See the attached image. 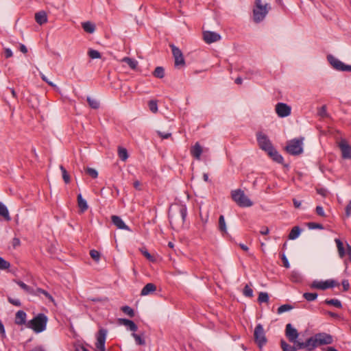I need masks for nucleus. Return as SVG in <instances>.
Returning <instances> with one entry per match:
<instances>
[{
    "mask_svg": "<svg viewBox=\"0 0 351 351\" xmlns=\"http://www.w3.org/2000/svg\"><path fill=\"white\" fill-rule=\"evenodd\" d=\"M118 155L120 159L123 161H125L128 158L127 149L123 147H119Z\"/></svg>",
    "mask_w": 351,
    "mask_h": 351,
    "instance_id": "obj_34",
    "label": "nucleus"
},
{
    "mask_svg": "<svg viewBox=\"0 0 351 351\" xmlns=\"http://www.w3.org/2000/svg\"><path fill=\"white\" fill-rule=\"evenodd\" d=\"M190 152L194 158L199 160L201 158V155L203 152V148L200 145L199 143L197 142L193 146L191 147Z\"/></svg>",
    "mask_w": 351,
    "mask_h": 351,
    "instance_id": "obj_17",
    "label": "nucleus"
},
{
    "mask_svg": "<svg viewBox=\"0 0 351 351\" xmlns=\"http://www.w3.org/2000/svg\"><path fill=\"white\" fill-rule=\"evenodd\" d=\"M132 336L134 337L135 342L137 345H139V346L145 345V341L144 338L143 337H141V335L133 332L132 334Z\"/></svg>",
    "mask_w": 351,
    "mask_h": 351,
    "instance_id": "obj_37",
    "label": "nucleus"
},
{
    "mask_svg": "<svg viewBox=\"0 0 351 351\" xmlns=\"http://www.w3.org/2000/svg\"><path fill=\"white\" fill-rule=\"evenodd\" d=\"M10 267V264L9 262L5 261L2 257H0V269H6Z\"/></svg>",
    "mask_w": 351,
    "mask_h": 351,
    "instance_id": "obj_50",
    "label": "nucleus"
},
{
    "mask_svg": "<svg viewBox=\"0 0 351 351\" xmlns=\"http://www.w3.org/2000/svg\"><path fill=\"white\" fill-rule=\"evenodd\" d=\"M301 231H302V230L299 226H294L291 229V230L289 234V239L291 240H294V239H297L300 236Z\"/></svg>",
    "mask_w": 351,
    "mask_h": 351,
    "instance_id": "obj_28",
    "label": "nucleus"
},
{
    "mask_svg": "<svg viewBox=\"0 0 351 351\" xmlns=\"http://www.w3.org/2000/svg\"><path fill=\"white\" fill-rule=\"evenodd\" d=\"M308 227L311 229H323V226L320 223H317L314 222H310L308 223Z\"/></svg>",
    "mask_w": 351,
    "mask_h": 351,
    "instance_id": "obj_53",
    "label": "nucleus"
},
{
    "mask_svg": "<svg viewBox=\"0 0 351 351\" xmlns=\"http://www.w3.org/2000/svg\"><path fill=\"white\" fill-rule=\"evenodd\" d=\"M169 46L171 48L172 53L175 59V66H184L185 61L181 50L173 44H171Z\"/></svg>",
    "mask_w": 351,
    "mask_h": 351,
    "instance_id": "obj_10",
    "label": "nucleus"
},
{
    "mask_svg": "<svg viewBox=\"0 0 351 351\" xmlns=\"http://www.w3.org/2000/svg\"><path fill=\"white\" fill-rule=\"evenodd\" d=\"M219 229L222 233H227L226 224L223 215H220L219 218Z\"/></svg>",
    "mask_w": 351,
    "mask_h": 351,
    "instance_id": "obj_32",
    "label": "nucleus"
},
{
    "mask_svg": "<svg viewBox=\"0 0 351 351\" xmlns=\"http://www.w3.org/2000/svg\"><path fill=\"white\" fill-rule=\"evenodd\" d=\"M285 335L289 341L296 343V340L299 337L298 330L293 327L291 324H287L285 328Z\"/></svg>",
    "mask_w": 351,
    "mask_h": 351,
    "instance_id": "obj_14",
    "label": "nucleus"
},
{
    "mask_svg": "<svg viewBox=\"0 0 351 351\" xmlns=\"http://www.w3.org/2000/svg\"><path fill=\"white\" fill-rule=\"evenodd\" d=\"M310 339L311 344H313V350L318 346L331 344L333 342L332 336L325 332L315 334Z\"/></svg>",
    "mask_w": 351,
    "mask_h": 351,
    "instance_id": "obj_4",
    "label": "nucleus"
},
{
    "mask_svg": "<svg viewBox=\"0 0 351 351\" xmlns=\"http://www.w3.org/2000/svg\"><path fill=\"white\" fill-rule=\"evenodd\" d=\"M293 308V306L290 304H283L278 307L277 313L278 314H281L282 313H285L286 311H290Z\"/></svg>",
    "mask_w": 351,
    "mask_h": 351,
    "instance_id": "obj_44",
    "label": "nucleus"
},
{
    "mask_svg": "<svg viewBox=\"0 0 351 351\" xmlns=\"http://www.w3.org/2000/svg\"><path fill=\"white\" fill-rule=\"evenodd\" d=\"M232 199L240 207H250L253 205V202L245 194L241 189L232 191L231 193Z\"/></svg>",
    "mask_w": 351,
    "mask_h": 351,
    "instance_id": "obj_5",
    "label": "nucleus"
},
{
    "mask_svg": "<svg viewBox=\"0 0 351 351\" xmlns=\"http://www.w3.org/2000/svg\"><path fill=\"white\" fill-rule=\"evenodd\" d=\"M118 322L120 324L124 325L125 326L128 327V329L131 331L135 332L137 330V328H138L137 326L132 320L121 318V319H119Z\"/></svg>",
    "mask_w": 351,
    "mask_h": 351,
    "instance_id": "obj_19",
    "label": "nucleus"
},
{
    "mask_svg": "<svg viewBox=\"0 0 351 351\" xmlns=\"http://www.w3.org/2000/svg\"><path fill=\"white\" fill-rule=\"evenodd\" d=\"M315 210H316V213L321 216V217H324L325 216V213H324V209L322 208V206H317L315 208Z\"/></svg>",
    "mask_w": 351,
    "mask_h": 351,
    "instance_id": "obj_57",
    "label": "nucleus"
},
{
    "mask_svg": "<svg viewBox=\"0 0 351 351\" xmlns=\"http://www.w3.org/2000/svg\"><path fill=\"white\" fill-rule=\"evenodd\" d=\"M111 219L113 224L119 229L130 230L129 227L125 224L124 221L119 216L112 215Z\"/></svg>",
    "mask_w": 351,
    "mask_h": 351,
    "instance_id": "obj_18",
    "label": "nucleus"
},
{
    "mask_svg": "<svg viewBox=\"0 0 351 351\" xmlns=\"http://www.w3.org/2000/svg\"><path fill=\"white\" fill-rule=\"evenodd\" d=\"M187 215V209L186 206L180 205L177 206V209L172 212L169 211V218L171 225L173 228H178L183 226Z\"/></svg>",
    "mask_w": 351,
    "mask_h": 351,
    "instance_id": "obj_1",
    "label": "nucleus"
},
{
    "mask_svg": "<svg viewBox=\"0 0 351 351\" xmlns=\"http://www.w3.org/2000/svg\"><path fill=\"white\" fill-rule=\"evenodd\" d=\"M282 261L283 262L284 266L286 268H289L290 267L289 263L288 261V259H287V258L286 257V256L285 254H282Z\"/></svg>",
    "mask_w": 351,
    "mask_h": 351,
    "instance_id": "obj_58",
    "label": "nucleus"
},
{
    "mask_svg": "<svg viewBox=\"0 0 351 351\" xmlns=\"http://www.w3.org/2000/svg\"><path fill=\"white\" fill-rule=\"evenodd\" d=\"M21 244V241H20V239L19 238H14L13 240H12V245L14 246V247H16L17 246H19Z\"/></svg>",
    "mask_w": 351,
    "mask_h": 351,
    "instance_id": "obj_62",
    "label": "nucleus"
},
{
    "mask_svg": "<svg viewBox=\"0 0 351 351\" xmlns=\"http://www.w3.org/2000/svg\"><path fill=\"white\" fill-rule=\"evenodd\" d=\"M47 317L43 313H39L26 324V326L32 329L35 332L39 333L46 329Z\"/></svg>",
    "mask_w": 351,
    "mask_h": 351,
    "instance_id": "obj_3",
    "label": "nucleus"
},
{
    "mask_svg": "<svg viewBox=\"0 0 351 351\" xmlns=\"http://www.w3.org/2000/svg\"><path fill=\"white\" fill-rule=\"evenodd\" d=\"M156 132H157L158 135L162 139H167L171 136V134L169 132L164 133L160 131H157Z\"/></svg>",
    "mask_w": 351,
    "mask_h": 351,
    "instance_id": "obj_55",
    "label": "nucleus"
},
{
    "mask_svg": "<svg viewBox=\"0 0 351 351\" xmlns=\"http://www.w3.org/2000/svg\"><path fill=\"white\" fill-rule=\"evenodd\" d=\"M290 278L293 282H298L301 281L302 277L298 271H293L291 274Z\"/></svg>",
    "mask_w": 351,
    "mask_h": 351,
    "instance_id": "obj_41",
    "label": "nucleus"
},
{
    "mask_svg": "<svg viewBox=\"0 0 351 351\" xmlns=\"http://www.w3.org/2000/svg\"><path fill=\"white\" fill-rule=\"evenodd\" d=\"M258 301L259 303H267L269 302V295L266 292L259 293Z\"/></svg>",
    "mask_w": 351,
    "mask_h": 351,
    "instance_id": "obj_40",
    "label": "nucleus"
},
{
    "mask_svg": "<svg viewBox=\"0 0 351 351\" xmlns=\"http://www.w3.org/2000/svg\"><path fill=\"white\" fill-rule=\"evenodd\" d=\"M107 330L104 328H100L97 335L96 348L100 351H105V342L106 339Z\"/></svg>",
    "mask_w": 351,
    "mask_h": 351,
    "instance_id": "obj_12",
    "label": "nucleus"
},
{
    "mask_svg": "<svg viewBox=\"0 0 351 351\" xmlns=\"http://www.w3.org/2000/svg\"><path fill=\"white\" fill-rule=\"evenodd\" d=\"M203 38L206 43L210 44L219 41L221 39V36L214 32L204 31L203 32Z\"/></svg>",
    "mask_w": 351,
    "mask_h": 351,
    "instance_id": "obj_16",
    "label": "nucleus"
},
{
    "mask_svg": "<svg viewBox=\"0 0 351 351\" xmlns=\"http://www.w3.org/2000/svg\"><path fill=\"white\" fill-rule=\"evenodd\" d=\"M345 215L346 218H348L351 215V199L349 201L348 205L346 207Z\"/></svg>",
    "mask_w": 351,
    "mask_h": 351,
    "instance_id": "obj_54",
    "label": "nucleus"
},
{
    "mask_svg": "<svg viewBox=\"0 0 351 351\" xmlns=\"http://www.w3.org/2000/svg\"><path fill=\"white\" fill-rule=\"evenodd\" d=\"M325 303L328 305H332L337 308H341L342 305L341 302L337 299L326 300Z\"/></svg>",
    "mask_w": 351,
    "mask_h": 351,
    "instance_id": "obj_38",
    "label": "nucleus"
},
{
    "mask_svg": "<svg viewBox=\"0 0 351 351\" xmlns=\"http://www.w3.org/2000/svg\"><path fill=\"white\" fill-rule=\"evenodd\" d=\"M90 257L96 262H99L100 259V253L96 250H91L90 251Z\"/></svg>",
    "mask_w": 351,
    "mask_h": 351,
    "instance_id": "obj_47",
    "label": "nucleus"
},
{
    "mask_svg": "<svg viewBox=\"0 0 351 351\" xmlns=\"http://www.w3.org/2000/svg\"><path fill=\"white\" fill-rule=\"evenodd\" d=\"M121 311L125 313L126 315H129L130 317H133L134 316V310L128 306H124L121 308Z\"/></svg>",
    "mask_w": 351,
    "mask_h": 351,
    "instance_id": "obj_43",
    "label": "nucleus"
},
{
    "mask_svg": "<svg viewBox=\"0 0 351 351\" xmlns=\"http://www.w3.org/2000/svg\"><path fill=\"white\" fill-rule=\"evenodd\" d=\"M141 253L150 261L154 262V258L148 252L146 249L142 248L140 250Z\"/></svg>",
    "mask_w": 351,
    "mask_h": 351,
    "instance_id": "obj_51",
    "label": "nucleus"
},
{
    "mask_svg": "<svg viewBox=\"0 0 351 351\" xmlns=\"http://www.w3.org/2000/svg\"><path fill=\"white\" fill-rule=\"evenodd\" d=\"M8 301L12 304L16 306H20L21 305V303L19 300L18 299H13L11 298H8Z\"/></svg>",
    "mask_w": 351,
    "mask_h": 351,
    "instance_id": "obj_56",
    "label": "nucleus"
},
{
    "mask_svg": "<svg viewBox=\"0 0 351 351\" xmlns=\"http://www.w3.org/2000/svg\"><path fill=\"white\" fill-rule=\"evenodd\" d=\"M156 290V286L153 283H147L141 290V295H147L154 293Z\"/></svg>",
    "mask_w": 351,
    "mask_h": 351,
    "instance_id": "obj_22",
    "label": "nucleus"
},
{
    "mask_svg": "<svg viewBox=\"0 0 351 351\" xmlns=\"http://www.w3.org/2000/svg\"><path fill=\"white\" fill-rule=\"evenodd\" d=\"M77 204H78L80 213H84L88 208L86 201L84 199H83L82 194H80V193L78 194V195H77Z\"/></svg>",
    "mask_w": 351,
    "mask_h": 351,
    "instance_id": "obj_25",
    "label": "nucleus"
},
{
    "mask_svg": "<svg viewBox=\"0 0 351 351\" xmlns=\"http://www.w3.org/2000/svg\"><path fill=\"white\" fill-rule=\"evenodd\" d=\"M327 60L334 69L343 71L346 64L331 54L327 56Z\"/></svg>",
    "mask_w": 351,
    "mask_h": 351,
    "instance_id": "obj_15",
    "label": "nucleus"
},
{
    "mask_svg": "<svg viewBox=\"0 0 351 351\" xmlns=\"http://www.w3.org/2000/svg\"><path fill=\"white\" fill-rule=\"evenodd\" d=\"M87 101L90 108L93 109H97L99 107V102L94 98L87 97Z\"/></svg>",
    "mask_w": 351,
    "mask_h": 351,
    "instance_id": "obj_35",
    "label": "nucleus"
},
{
    "mask_svg": "<svg viewBox=\"0 0 351 351\" xmlns=\"http://www.w3.org/2000/svg\"><path fill=\"white\" fill-rule=\"evenodd\" d=\"M60 169L62 173V178L66 184H68L70 182V176L69 175L68 172L66 171V169L62 166H60Z\"/></svg>",
    "mask_w": 351,
    "mask_h": 351,
    "instance_id": "obj_39",
    "label": "nucleus"
},
{
    "mask_svg": "<svg viewBox=\"0 0 351 351\" xmlns=\"http://www.w3.org/2000/svg\"><path fill=\"white\" fill-rule=\"evenodd\" d=\"M22 289H23L26 293L29 294L34 293V290L32 288L25 284L21 280H14Z\"/></svg>",
    "mask_w": 351,
    "mask_h": 351,
    "instance_id": "obj_31",
    "label": "nucleus"
},
{
    "mask_svg": "<svg viewBox=\"0 0 351 351\" xmlns=\"http://www.w3.org/2000/svg\"><path fill=\"white\" fill-rule=\"evenodd\" d=\"M276 112L280 117H286L291 114V107L285 103H278L276 105Z\"/></svg>",
    "mask_w": 351,
    "mask_h": 351,
    "instance_id": "obj_13",
    "label": "nucleus"
},
{
    "mask_svg": "<svg viewBox=\"0 0 351 351\" xmlns=\"http://www.w3.org/2000/svg\"><path fill=\"white\" fill-rule=\"evenodd\" d=\"M13 56L12 51L10 49H5V56L6 58H11Z\"/></svg>",
    "mask_w": 351,
    "mask_h": 351,
    "instance_id": "obj_61",
    "label": "nucleus"
},
{
    "mask_svg": "<svg viewBox=\"0 0 351 351\" xmlns=\"http://www.w3.org/2000/svg\"><path fill=\"white\" fill-rule=\"evenodd\" d=\"M338 147L343 159H351V146L345 139H341L338 143Z\"/></svg>",
    "mask_w": 351,
    "mask_h": 351,
    "instance_id": "obj_11",
    "label": "nucleus"
},
{
    "mask_svg": "<svg viewBox=\"0 0 351 351\" xmlns=\"http://www.w3.org/2000/svg\"><path fill=\"white\" fill-rule=\"evenodd\" d=\"M303 297L307 301H313L317 298V294L316 293H304Z\"/></svg>",
    "mask_w": 351,
    "mask_h": 351,
    "instance_id": "obj_46",
    "label": "nucleus"
},
{
    "mask_svg": "<svg viewBox=\"0 0 351 351\" xmlns=\"http://www.w3.org/2000/svg\"><path fill=\"white\" fill-rule=\"evenodd\" d=\"M256 136L258 145L263 150L267 152L272 147H274L266 134L262 132H258L257 133Z\"/></svg>",
    "mask_w": 351,
    "mask_h": 351,
    "instance_id": "obj_8",
    "label": "nucleus"
},
{
    "mask_svg": "<svg viewBox=\"0 0 351 351\" xmlns=\"http://www.w3.org/2000/svg\"><path fill=\"white\" fill-rule=\"evenodd\" d=\"M269 232V230L267 227H263L262 230L260 231V233L263 235H267Z\"/></svg>",
    "mask_w": 351,
    "mask_h": 351,
    "instance_id": "obj_63",
    "label": "nucleus"
},
{
    "mask_svg": "<svg viewBox=\"0 0 351 351\" xmlns=\"http://www.w3.org/2000/svg\"><path fill=\"white\" fill-rule=\"evenodd\" d=\"M243 295L248 298H252L253 296V290L250 288L248 285H246L243 289Z\"/></svg>",
    "mask_w": 351,
    "mask_h": 351,
    "instance_id": "obj_48",
    "label": "nucleus"
},
{
    "mask_svg": "<svg viewBox=\"0 0 351 351\" xmlns=\"http://www.w3.org/2000/svg\"><path fill=\"white\" fill-rule=\"evenodd\" d=\"M153 74L156 77L160 79L163 78L165 76V70L162 66H157L155 69Z\"/></svg>",
    "mask_w": 351,
    "mask_h": 351,
    "instance_id": "obj_36",
    "label": "nucleus"
},
{
    "mask_svg": "<svg viewBox=\"0 0 351 351\" xmlns=\"http://www.w3.org/2000/svg\"><path fill=\"white\" fill-rule=\"evenodd\" d=\"M304 138H294L287 142V152L291 155H299L303 152Z\"/></svg>",
    "mask_w": 351,
    "mask_h": 351,
    "instance_id": "obj_6",
    "label": "nucleus"
},
{
    "mask_svg": "<svg viewBox=\"0 0 351 351\" xmlns=\"http://www.w3.org/2000/svg\"><path fill=\"white\" fill-rule=\"evenodd\" d=\"M253 9V20L255 23H260L264 20L271 9L269 4H263L261 0H255Z\"/></svg>",
    "mask_w": 351,
    "mask_h": 351,
    "instance_id": "obj_2",
    "label": "nucleus"
},
{
    "mask_svg": "<svg viewBox=\"0 0 351 351\" xmlns=\"http://www.w3.org/2000/svg\"><path fill=\"white\" fill-rule=\"evenodd\" d=\"M0 215L8 221L11 220L7 207L1 202H0Z\"/></svg>",
    "mask_w": 351,
    "mask_h": 351,
    "instance_id": "obj_27",
    "label": "nucleus"
},
{
    "mask_svg": "<svg viewBox=\"0 0 351 351\" xmlns=\"http://www.w3.org/2000/svg\"><path fill=\"white\" fill-rule=\"evenodd\" d=\"M296 344V349H303V348H305L308 351H312L313 350V348H312V345L311 344V339L308 338L305 342H298L296 341V343H295Z\"/></svg>",
    "mask_w": 351,
    "mask_h": 351,
    "instance_id": "obj_24",
    "label": "nucleus"
},
{
    "mask_svg": "<svg viewBox=\"0 0 351 351\" xmlns=\"http://www.w3.org/2000/svg\"><path fill=\"white\" fill-rule=\"evenodd\" d=\"M254 337L256 343L260 348H262L267 343V338L265 337V330L262 324H258L255 327L254 331Z\"/></svg>",
    "mask_w": 351,
    "mask_h": 351,
    "instance_id": "obj_7",
    "label": "nucleus"
},
{
    "mask_svg": "<svg viewBox=\"0 0 351 351\" xmlns=\"http://www.w3.org/2000/svg\"><path fill=\"white\" fill-rule=\"evenodd\" d=\"M35 20L39 25H43L47 21V15L45 11H40L35 14Z\"/></svg>",
    "mask_w": 351,
    "mask_h": 351,
    "instance_id": "obj_23",
    "label": "nucleus"
},
{
    "mask_svg": "<svg viewBox=\"0 0 351 351\" xmlns=\"http://www.w3.org/2000/svg\"><path fill=\"white\" fill-rule=\"evenodd\" d=\"M318 114L322 117H328V113L326 111V106H322L318 110Z\"/></svg>",
    "mask_w": 351,
    "mask_h": 351,
    "instance_id": "obj_52",
    "label": "nucleus"
},
{
    "mask_svg": "<svg viewBox=\"0 0 351 351\" xmlns=\"http://www.w3.org/2000/svg\"><path fill=\"white\" fill-rule=\"evenodd\" d=\"M76 351H89L88 349H86L84 346H79L76 348Z\"/></svg>",
    "mask_w": 351,
    "mask_h": 351,
    "instance_id": "obj_64",
    "label": "nucleus"
},
{
    "mask_svg": "<svg viewBox=\"0 0 351 351\" xmlns=\"http://www.w3.org/2000/svg\"><path fill=\"white\" fill-rule=\"evenodd\" d=\"M26 313L23 311H19L16 313L15 324L17 325H23L26 324Z\"/></svg>",
    "mask_w": 351,
    "mask_h": 351,
    "instance_id": "obj_21",
    "label": "nucleus"
},
{
    "mask_svg": "<svg viewBox=\"0 0 351 351\" xmlns=\"http://www.w3.org/2000/svg\"><path fill=\"white\" fill-rule=\"evenodd\" d=\"M342 285L344 291H348L350 287V283L348 280H343L342 281Z\"/></svg>",
    "mask_w": 351,
    "mask_h": 351,
    "instance_id": "obj_59",
    "label": "nucleus"
},
{
    "mask_svg": "<svg viewBox=\"0 0 351 351\" xmlns=\"http://www.w3.org/2000/svg\"><path fill=\"white\" fill-rule=\"evenodd\" d=\"M88 56L92 59H97L101 58V53L95 49H90L88 52Z\"/></svg>",
    "mask_w": 351,
    "mask_h": 351,
    "instance_id": "obj_45",
    "label": "nucleus"
},
{
    "mask_svg": "<svg viewBox=\"0 0 351 351\" xmlns=\"http://www.w3.org/2000/svg\"><path fill=\"white\" fill-rule=\"evenodd\" d=\"M148 106H149V110L153 113H156L158 112L157 101H156V100H151V101H149V103H148Z\"/></svg>",
    "mask_w": 351,
    "mask_h": 351,
    "instance_id": "obj_42",
    "label": "nucleus"
},
{
    "mask_svg": "<svg viewBox=\"0 0 351 351\" xmlns=\"http://www.w3.org/2000/svg\"><path fill=\"white\" fill-rule=\"evenodd\" d=\"M122 62H125L132 69H136L138 66V62L129 57H125L121 60Z\"/></svg>",
    "mask_w": 351,
    "mask_h": 351,
    "instance_id": "obj_29",
    "label": "nucleus"
},
{
    "mask_svg": "<svg viewBox=\"0 0 351 351\" xmlns=\"http://www.w3.org/2000/svg\"><path fill=\"white\" fill-rule=\"evenodd\" d=\"M317 192L318 194L325 197L327 195V191L325 189H323V188H321V189H317Z\"/></svg>",
    "mask_w": 351,
    "mask_h": 351,
    "instance_id": "obj_60",
    "label": "nucleus"
},
{
    "mask_svg": "<svg viewBox=\"0 0 351 351\" xmlns=\"http://www.w3.org/2000/svg\"><path fill=\"white\" fill-rule=\"evenodd\" d=\"M339 284L335 280H328L326 281H317L315 280L311 284V287L314 289L325 290L328 288L339 286Z\"/></svg>",
    "mask_w": 351,
    "mask_h": 351,
    "instance_id": "obj_9",
    "label": "nucleus"
},
{
    "mask_svg": "<svg viewBox=\"0 0 351 351\" xmlns=\"http://www.w3.org/2000/svg\"><path fill=\"white\" fill-rule=\"evenodd\" d=\"M267 153L276 162H282V156L280 154H279V153L276 151V149L274 147H272L271 149L267 152Z\"/></svg>",
    "mask_w": 351,
    "mask_h": 351,
    "instance_id": "obj_20",
    "label": "nucleus"
},
{
    "mask_svg": "<svg viewBox=\"0 0 351 351\" xmlns=\"http://www.w3.org/2000/svg\"><path fill=\"white\" fill-rule=\"evenodd\" d=\"M280 346L283 351H297L295 347L290 346L283 339L280 341Z\"/></svg>",
    "mask_w": 351,
    "mask_h": 351,
    "instance_id": "obj_33",
    "label": "nucleus"
},
{
    "mask_svg": "<svg viewBox=\"0 0 351 351\" xmlns=\"http://www.w3.org/2000/svg\"><path fill=\"white\" fill-rule=\"evenodd\" d=\"M335 243L337 244V247L339 256L341 258H343L345 256V254H346L344 247H343V244L341 241V240L339 239H335Z\"/></svg>",
    "mask_w": 351,
    "mask_h": 351,
    "instance_id": "obj_30",
    "label": "nucleus"
},
{
    "mask_svg": "<svg viewBox=\"0 0 351 351\" xmlns=\"http://www.w3.org/2000/svg\"><path fill=\"white\" fill-rule=\"evenodd\" d=\"M86 173L88 174L93 178H96L98 176V173L96 169L90 167H88L86 169Z\"/></svg>",
    "mask_w": 351,
    "mask_h": 351,
    "instance_id": "obj_49",
    "label": "nucleus"
},
{
    "mask_svg": "<svg viewBox=\"0 0 351 351\" xmlns=\"http://www.w3.org/2000/svg\"><path fill=\"white\" fill-rule=\"evenodd\" d=\"M82 27L83 29L88 34H93L95 31V25L90 21L82 23Z\"/></svg>",
    "mask_w": 351,
    "mask_h": 351,
    "instance_id": "obj_26",
    "label": "nucleus"
}]
</instances>
